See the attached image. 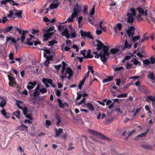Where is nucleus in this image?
I'll return each mask as SVG.
<instances>
[{
  "mask_svg": "<svg viewBox=\"0 0 155 155\" xmlns=\"http://www.w3.org/2000/svg\"><path fill=\"white\" fill-rule=\"evenodd\" d=\"M95 10V8L94 6L92 8V9L90 12V15H93L94 14Z\"/></svg>",
  "mask_w": 155,
  "mask_h": 155,
  "instance_id": "nucleus-51",
  "label": "nucleus"
},
{
  "mask_svg": "<svg viewBox=\"0 0 155 155\" xmlns=\"http://www.w3.org/2000/svg\"><path fill=\"white\" fill-rule=\"evenodd\" d=\"M62 35L65 36L67 39H68L70 37V34L68 32V30L67 28H66L62 32Z\"/></svg>",
  "mask_w": 155,
  "mask_h": 155,
  "instance_id": "nucleus-12",
  "label": "nucleus"
},
{
  "mask_svg": "<svg viewBox=\"0 0 155 155\" xmlns=\"http://www.w3.org/2000/svg\"><path fill=\"white\" fill-rule=\"evenodd\" d=\"M46 58H47V61L48 60H49V61L50 60H52L53 59V55H50L46 56Z\"/></svg>",
  "mask_w": 155,
  "mask_h": 155,
  "instance_id": "nucleus-41",
  "label": "nucleus"
},
{
  "mask_svg": "<svg viewBox=\"0 0 155 155\" xmlns=\"http://www.w3.org/2000/svg\"><path fill=\"white\" fill-rule=\"evenodd\" d=\"M127 96V93H125L124 94H119L117 96V97L118 98L126 97Z\"/></svg>",
  "mask_w": 155,
  "mask_h": 155,
  "instance_id": "nucleus-40",
  "label": "nucleus"
},
{
  "mask_svg": "<svg viewBox=\"0 0 155 155\" xmlns=\"http://www.w3.org/2000/svg\"><path fill=\"white\" fill-rule=\"evenodd\" d=\"M49 44L48 45V46H53L55 44L58 43L57 41L55 40H53L51 41H48Z\"/></svg>",
  "mask_w": 155,
  "mask_h": 155,
  "instance_id": "nucleus-30",
  "label": "nucleus"
},
{
  "mask_svg": "<svg viewBox=\"0 0 155 155\" xmlns=\"http://www.w3.org/2000/svg\"><path fill=\"white\" fill-rule=\"evenodd\" d=\"M22 33L21 36V42L22 43H23L24 42V40L25 38V34L26 33H27L28 32V31H22Z\"/></svg>",
  "mask_w": 155,
  "mask_h": 155,
  "instance_id": "nucleus-25",
  "label": "nucleus"
},
{
  "mask_svg": "<svg viewBox=\"0 0 155 155\" xmlns=\"http://www.w3.org/2000/svg\"><path fill=\"white\" fill-rule=\"evenodd\" d=\"M31 39H28L27 40V41L26 42V44L28 45H33V43L32 42H31Z\"/></svg>",
  "mask_w": 155,
  "mask_h": 155,
  "instance_id": "nucleus-44",
  "label": "nucleus"
},
{
  "mask_svg": "<svg viewBox=\"0 0 155 155\" xmlns=\"http://www.w3.org/2000/svg\"><path fill=\"white\" fill-rule=\"evenodd\" d=\"M91 50H89L87 51V55L85 57L86 58H93V56H92L91 54Z\"/></svg>",
  "mask_w": 155,
  "mask_h": 155,
  "instance_id": "nucleus-34",
  "label": "nucleus"
},
{
  "mask_svg": "<svg viewBox=\"0 0 155 155\" xmlns=\"http://www.w3.org/2000/svg\"><path fill=\"white\" fill-rule=\"evenodd\" d=\"M131 46V44H129L128 43L127 41L126 40L125 42L124 46V49L125 48H130Z\"/></svg>",
  "mask_w": 155,
  "mask_h": 155,
  "instance_id": "nucleus-29",
  "label": "nucleus"
},
{
  "mask_svg": "<svg viewBox=\"0 0 155 155\" xmlns=\"http://www.w3.org/2000/svg\"><path fill=\"white\" fill-rule=\"evenodd\" d=\"M13 113L16 116L17 118L18 119H20V111L19 110H18L14 112Z\"/></svg>",
  "mask_w": 155,
  "mask_h": 155,
  "instance_id": "nucleus-28",
  "label": "nucleus"
},
{
  "mask_svg": "<svg viewBox=\"0 0 155 155\" xmlns=\"http://www.w3.org/2000/svg\"><path fill=\"white\" fill-rule=\"evenodd\" d=\"M140 38V37L139 35L136 36L133 38H132V40L133 41H135L139 40Z\"/></svg>",
  "mask_w": 155,
  "mask_h": 155,
  "instance_id": "nucleus-48",
  "label": "nucleus"
},
{
  "mask_svg": "<svg viewBox=\"0 0 155 155\" xmlns=\"http://www.w3.org/2000/svg\"><path fill=\"white\" fill-rule=\"evenodd\" d=\"M40 92L38 91H35V92L34 93V97H38V96H39L40 95Z\"/></svg>",
  "mask_w": 155,
  "mask_h": 155,
  "instance_id": "nucleus-46",
  "label": "nucleus"
},
{
  "mask_svg": "<svg viewBox=\"0 0 155 155\" xmlns=\"http://www.w3.org/2000/svg\"><path fill=\"white\" fill-rule=\"evenodd\" d=\"M119 51V50L117 48H112L110 49V52L113 54H116L117 52Z\"/></svg>",
  "mask_w": 155,
  "mask_h": 155,
  "instance_id": "nucleus-32",
  "label": "nucleus"
},
{
  "mask_svg": "<svg viewBox=\"0 0 155 155\" xmlns=\"http://www.w3.org/2000/svg\"><path fill=\"white\" fill-rule=\"evenodd\" d=\"M64 74L65 75L67 74H69V76L68 77V79L69 80H70L71 78L73 76V71L70 67H68L67 68Z\"/></svg>",
  "mask_w": 155,
  "mask_h": 155,
  "instance_id": "nucleus-8",
  "label": "nucleus"
},
{
  "mask_svg": "<svg viewBox=\"0 0 155 155\" xmlns=\"http://www.w3.org/2000/svg\"><path fill=\"white\" fill-rule=\"evenodd\" d=\"M108 51H107V52L104 51V53L102 52L101 55L100 57V59L104 63H106L107 59V58L106 56H108L109 55Z\"/></svg>",
  "mask_w": 155,
  "mask_h": 155,
  "instance_id": "nucleus-7",
  "label": "nucleus"
},
{
  "mask_svg": "<svg viewBox=\"0 0 155 155\" xmlns=\"http://www.w3.org/2000/svg\"><path fill=\"white\" fill-rule=\"evenodd\" d=\"M8 77L10 81V82L9 83V85L10 86H12V84H14L15 83V78L9 75H8Z\"/></svg>",
  "mask_w": 155,
  "mask_h": 155,
  "instance_id": "nucleus-13",
  "label": "nucleus"
},
{
  "mask_svg": "<svg viewBox=\"0 0 155 155\" xmlns=\"http://www.w3.org/2000/svg\"><path fill=\"white\" fill-rule=\"evenodd\" d=\"M130 11L132 13V15L133 16H135L136 15V11L134 8H131L130 9Z\"/></svg>",
  "mask_w": 155,
  "mask_h": 155,
  "instance_id": "nucleus-53",
  "label": "nucleus"
},
{
  "mask_svg": "<svg viewBox=\"0 0 155 155\" xmlns=\"http://www.w3.org/2000/svg\"><path fill=\"white\" fill-rule=\"evenodd\" d=\"M132 67V65L130 64L128 62L126 64V68L127 69H130Z\"/></svg>",
  "mask_w": 155,
  "mask_h": 155,
  "instance_id": "nucleus-56",
  "label": "nucleus"
},
{
  "mask_svg": "<svg viewBox=\"0 0 155 155\" xmlns=\"http://www.w3.org/2000/svg\"><path fill=\"white\" fill-rule=\"evenodd\" d=\"M54 67H55V68L56 70H59L60 68L61 67V66L60 64H59L57 65H54Z\"/></svg>",
  "mask_w": 155,
  "mask_h": 155,
  "instance_id": "nucleus-62",
  "label": "nucleus"
},
{
  "mask_svg": "<svg viewBox=\"0 0 155 155\" xmlns=\"http://www.w3.org/2000/svg\"><path fill=\"white\" fill-rule=\"evenodd\" d=\"M116 84L118 86H119L120 85V82H121V80L120 79H116Z\"/></svg>",
  "mask_w": 155,
  "mask_h": 155,
  "instance_id": "nucleus-64",
  "label": "nucleus"
},
{
  "mask_svg": "<svg viewBox=\"0 0 155 155\" xmlns=\"http://www.w3.org/2000/svg\"><path fill=\"white\" fill-rule=\"evenodd\" d=\"M55 131L56 136L59 137L60 134L63 133V130L61 128H59L58 130L57 129H55Z\"/></svg>",
  "mask_w": 155,
  "mask_h": 155,
  "instance_id": "nucleus-19",
  "label": "nucleus"
},
{
  "mask_svg": "<svg viewBox=\"0 0 155 155\" xmlns=\"http://www.w3.org/2000/svg\"><path fill=\"white\" fill-rule=\"evenodd\" d=\"M86 50H81V54H82L83 55V56H84V58H88L85 57H86V56L85 55V52H86Z\"/></svg>",
  "mask_w": 155,
  "mask_h": 155,
  "instance_id": "nucleus-49",
  "label": "nucleus"
},
{
  "mask_svg": "<svg viewBox=\"0 0 155 155\" xmlns=\"http://www.w3.org/2000/svg\"><path fill=\"white\" fill-rule=\"evenodd\" d=\"M145 109L147 111H148V112L149 113L151 114L152 113L151 111L150 110V107L148 105H146L145 106Z\"/></svg>",
  "mask_w": 155,
  "mask_h": 155,
  "instance_id": "nucleus-52",
  "label": "nucleus"
},
{
  "mask_svg": "<svg viewBox=\"0 0 155 155\" xmlns=\"http://www.w3.org/2000/svg\"><path fill=\"white\" fill-rule=\"evenodd\" d=\"M55 90L56 91V95L58 97H60L61 95L60 91L57 89H56Z\"/></svg>",
  "mask_w": 155,
  "mask_h": 155,
  "instance_id": "nucleus-54",
  "label": "nucleus"
},
{
  "mask_svg": "<svg viewBox=\"0 0 155 155\" xmlns=\"http://www.w3.org/2000/svg\"><path fill=\"white\" fill-rule=\"evenodd\" d=\"M16 11L17 12L15 13L14 15L16 16L18 18H22V10H16Z\"/></svg>",
  "mask_w": 155,
  "mask_h": 155,
  "instance_id": "nucleus-16",
  "label": "nucleus"
},
{
  "mask_svg": "<svg viewBox=\"0 0 155 155\" xmlns=\"http://www.w3.org/2000/svg\"><path fill=\"white\" fill-rule=\"evenodd\" d=\"M14 1L13 0H2L1 2V5H6L7 2H9L10 4H12V2H13Z\"/></svg>",
  "mask_w": 155,
  "mask_h": 155,
  "instance_id": "nucleus-17",
  "label": "nucleus"
},
{
  "mask_svg": "<svg viewBox=\"0 0 155 155\" xmlns=\"http://www.w3.org/2000/svg\"><path fill=\"white\" fill-rule=\"evenodd\" d=\"M148 77L152 80H155L153 72H149L148 74Z\"/></svg>",
  "mask_w": 155,
  "mask_h": 155,
  "instance_id": "nucleus-27",
  "label": "nucleus"
},
{
  "mask_svg": "<svg viewBox=\"0 0 155 155\" xmlns=\"http://www.w3.org/2000/svg\"><path fill=\"white\" fill-rule=\"evenodd\" d=\"M150 101L152 102H154L155 104V96L153 97V96H147V99H146V101Z\"/></svg>",
  "mask_w": 155,
  "mask_h": 155,
  "instance_id": "nucleus-26",
  "label": "nucleus"
},
{
  "mask_svg": "<svg viewBox=\"0 0 155 155\" xmlns=\"http://www.w3.org/2000/svg\"><path fill=\"white\" fill-rule=\"evenodd\" d=\"M87 6H84L83 7V13L84 14H86L87 13Z\"/></svg>",
  "mask_w": 155,
  "mask_h": 155,
  "instance_id": "nucleus-57",
  "label": "nucleus"
},
{
  "mask_svg": "<svg viewBox=\"0 0 155 155\" xmlns=\"http://www.w3.org/2000/svg\"><path fill=\"white\" fill-rule=\"evenodd\" d=\"M1 112L2 114L5 117L8 119L10 117V115L9 113H7L5 110L4 109H3L1 111Z\"/></svg>",
  "mask_w": 155,
  "mask_h": 155,
  "instance_id": "nucleus-18",
  "label": "nucleus"
},
{
  "mask_svg": "<svg viewBox=\"0 0 155 155\" xmlns=\"http://www.w3.org/2000/svg\"><path fill=\"white\" fill-rule=\"evenodd\" d=\"M127 16L128 17L127 18L128 23L132 25L134 21V16L131 13H128L127 15Z\"/></svg>",
  "mask_w": 155,
  "mask_h": 155,
  "instance_id": "nucleus-9",
  "label": "nucleus"
},
{
  "mask_svg": "<svg viewBox=\"0 0 155 155\" xmlns=\"http://www.w3.org/2000/svg\"><path fill=\"white\" fill-rule=\"evenodd\" d=\"M37 84V82L35 81L34 82H29L28 83V85L27 86V88L28 90L34 88V86Z\"/></svg>",
  "mask_w": 155,
  "mask_h": 155,
  "instance_id": "nucleus-11",
  "label": "nucleus"
},
{
  "mask_svg": "<svg viewBox=\"0 0 155 155\" xmlns=\"http://www.w3.org/2000/svg\"><path fill=\"white\" fill-rule=\"evenodd\" d=\"M13 30V31L14 30V27H13L12 26H9L6 28V29H4V32L5 33H7L9 31H10L11 30Z\"/></svg>",
  "mask_w": 155,
  "mask_h": 155,
  "instance_id": "nucleus-21",
  "label": "nucleus"
},
{
  "mask_svg": "<svg viewBox=\"0 0 155 155\" xmlns=\"http://www.w3.org/2000/svg\"><path fill=\"white\" fill-rule=\"evenodd\" d=\"M57 101L58 103L59 107L61 108H64L65 107V105H67V103H63L62 101L59 99H57Z\"/></svg>",
  "mask_w": 155,
  "mask_h": 155,
  "instance_id": "nucleus-14",
  "label": "nucleus"
},
{
  "mask_svg": "<svg viewBox=\"0 0 155 155\" xmlns=\"http://www.w3.org/2000/svg\"><path fill=\"white\" fill-rule=\"evenodd\" d=\"M14 30L15 31H17L18 32L19 34H22V31L23 30H22V28H17L15 26L14 27Z\"/></svg>",
  "mask_w": 155,
  "mask_h": 155,
  "instance_id": "nucleus-36",
  "label": "nucleus"
},
{
  "mask_svg": "<svg viewBox=\"0 0 155 155\" xmlns=\"http://www.w3.org/2000/svg\"><path fill=\"white\" fill-rule=\"evenodd\" d=\"M150 64H153L155 63V58L152 56L150 57Z\"/></svg>",
  "mask_w": 155,
  "mask_h": 155,
  "instance_id": "nucleus-39",
  "label": "nucleus"
},
{
  "mask_svg": "<svg viewBox=\"0 0 155 155\" xmlns=\"http://www.w3.org/2000/svg\"><path fill=\"white\" fill-rule=\"evenodd\" d=\"M142 147L143 148H144L145 149H148L149 150H152V147L150 146H146V145H143L142 146Z\"/></svg>",
  "mask_w": 155,
  "mask_h": 155,
  "instance_id": "nucleus-61",
  "label": "nucleus"
},
{
  "mask_svg": "<svg viewBox=\"0 0 155 155\" xmlns=\"http://www.w3.org/2000/svg\"><path fill=\"white\" fill-rule=\"evenodd\" d=\"M76 16H77L72 13L71 15V17H69V18L67 19V21L72 22L73 21V19H74Z\"/></svg>",
  "mask_w": 155,
  "mask_h": 155,
  "instance_id": "nucleus-24",
  "label": "nucleus"
},
{
  "mask_svg": "<svg viewBox=\"0 0 155 155\" xmlns=\"http://www.w3.org/2000/svg\"><path fill=\"white\" fill-rule=\"evenodd\" d=\"M54 26H51L48 28L46 29V28L43 30V31L45 32V33L43 35V37L45 38L43 39V40L48 41L49 38L51 37L52 36L54 33V32H51V31L54 30Z\"/></svg>",
  "mask_w": 155,
  "mask_h": 155,
  "instance_id": "nucleus-1",
  "label": "nucleus"
},
{
  "mask_svg": "<svg viewBox=\"0 0 155 155\" xmlns=\"http://www.w3.org/2000/svg\"><path fill=\"white\" fill-rule=\"evenodd\" d=\"M131 62H134V65H137L139 64L140 65L141 63L137 61L136 59L135 58L132 60L131 61Z\"/></svg>",
  "mask_w": 155,
  "mask_h": 155,
  "instance_id": "nucleus-33",
  "label": "nucleus"
},
{
  "mask_svg": "<svg viewBox=\"0 0 155 155\" xmlns=\"http://www.w3.org/2000/svg\"><path fill=\"white\" fill-rule=\"evenodd\" d=\"M6 43L9 42V44H11V42H12L14 43H16V41L14 38L8 36H6Z\"/></svg>",
  "mask_w": 155,
  "mask_h": 155,
  "instance_id": "nucleus-10",
  "label": "nucleus"
},
{
  "mask_svg": "<svg viewBox=\"0 0 155 155\" xmlns=\"http://www.w3.org/2000/svg\"><path fill=\"white\" fill-rule=\"evenodd\" d=\"M149 130V129H147L146 131L144 133H142L141 134L137 136L138 137H145L146 136Z\"/></svg>",
  "mask_w": 155,
  "mask_h": 155,
  "instance_id": "nucleus-38",
  "label": "nucleus"
},
{
  "mask_svg": "<svg viewBox=\"0 0 155 155\" xmlns=\"http://www.w3.org/2000/svg\"><path fill=\"white\" fill-rule=\"evenodd\" d=\"M81 10V6H79V5L77 3L76 5H75V7L73 8L74 12L73 13L77 16L78 13L80 12Z\"/></svg>",
  "mask_w": 155,
  "mask_h": 155,
  "instance_id": "nucleus-6",
  "label": "nucleus"
},
{
  "mask_svg": "<svg viewBox=\"0 0 155 155\" xmlns=\"http://www.w3.org/2000/svg\"><path fill=\"white\" fill-rule=\"evenodd\" d=\"M135 28L133 26H131L127 31V33L129 37H132L134 34V31Z\"/></svg>",
  "mask_w": 155,
  "mask_h": 155,
  "instance_id": "nucleus-5",
  "label": "nucleus"
},
{
  "mask_svg": "<svg viewBox=\"0 0 155 155\" xmlns=\"http://www.w3.org/2000/svg\"><path fill=\"white\" fill-rule=\"evenodd\" d=\"M137 10L139 11V12L140 15H144V11L142 8L140 7H138L137 8Z\"/></svg>",
  "mask_w": 155,
  "mask_h": 155,
  "instance_id": "nucleus-35",
  "label": "nucleus"
},
{
  "mask_svg": "<svg viewBox=\"0 0 155 155\" xmlns=\"http://www.w3.org/2000/svg\"><path fill=\"white\" fill-rule=\"evenodd\" d=\"M56 119L57 120V125L58 126V124L61 122V117L58 116L56 117Z\"/></svg>",
  "mask_w": 155,
  "mask_h": 155,
  "instance_id": "nucleus-43",
  "label": "nucleus"
},
{
  "mask_svg": "<svg viewBox=\"0 0 155 155\" xmlns=\"http://www.w3.org/2000/svg\"><path fill=\"white\" fill-rule=\"evenodd\" d=\"M26 116V117L29 119L30 120H32V117L31 116V115L30 114H26L25 115Z\"/></svg>",
  "mask_w": 155,
  "mask_h": 155,
  "instance_id": "nucleus-60",
  "label": "nucleus"
},
{
  "mask_svg": "<svg viewBox=\"0 0 155 155\" xmlns=\"http://www.w3.org/2000/svg\"><path fill=\"white\" fill-rule=\"evenodd\" d=\"M71 38H75L76 37V32L71 33Z\"/></svg>",
  "mask_w": 155,
  "mask_h": 155,
  "instance_id": "nucleus-58",
  "label": "nucleus"
},
{
  "mask_svg": "<svg viewBox=\"0 0 155 155\" xmlns=\"http://www.w3.org/2000/svg\"><path fill=\"white\" fill-rule=\"evenodd\" d=\"M113 78V76H108L107 78H105L103 80V83H104L112 81Z\"/></svg>",
  "mask_w": 155,
  "mask_h": 155,
  "instance_id": "nucleus-23",
  "label": "nucleus"
},
{
  "mask_svg": "<svg viewBox=\"0 0 155 155\" xmlns=\"http://www.w3.org/2000/svg\"><path fill=\"white\" fill-rule=\"evenodd\" d=\"M97 44H96L94 45V47H96V49L98 50H101L102 48L103 49V51L107 52L109 51L108 47L106 45H105L101 41L99 40H97Z\"/></svg>",
  "mask_w": 155,
  "mask_h": 155,
  "instance_id": "nucleus-2",
  "label": "nucleus"
},
{
  "mask_svg": "<svg viewBox=\"0 0 155 155\" xmlns=\"http://www.w3.org/2000/svg\"><path fill=\"white\" fill-rule=\"evenodd\" d=\"M80 33H81V36L83 37L84 39V37H86L91 39H93V38L91 35L90 32L84 31L81 30L80 31Z\"/></svg>",
  "mask_w": 155,
  "mask_h": 155,
  "instance_id": "nucleus-4",
  "label": "nucleus"
},
{
  "mask_svg": "<svg viewBox=\"0 0 155 155\" xmlns=\"http://www.w3.org/2000/svg\"><path fill=\"white\" fill-rule=\"evenodd\" d=\"M143 64L146 65H148L150 64V61L149 59L143 60Z\"/></svg>",
  "mask_w": 155,
  "mask_h": 155,
  "instance_id": "nucleus-42",
  "label": "nucleus"
},
{
  "mask_svg": "<svg viewBox=\"0 0 155 155\" xmlns=\"http://www.w3.org/2000/svg\"><path fill=\"white\" fill-rule=\"evenodd\" d=\"M84 104L85 105L86 107L91 111H93L94 110V107L90 102H88L87 103H84Z\"/></svg>",
  "mask_w": 155,
  "mask_h": 155,
  "instance_id": "nucleus-15",
  "label": "nucleus"
},
{
  "mask_svg": "<svg viewBox=\"0 0 155 155\" xmlns=\"http://www.w3.org/2000/svg\"><path fill=\"white\" fill-rule=\"evenodd\" d=\"M117 27L119 29V30H120L122 28V25L121 23H119L117 25Z\"/></svg>",
  "mask_w": 155,
  "mask_h": 155,
  "instance_id": "nucleus-63",
  "label": "nucleus"
},
{
  "mask_svg": "<svg viewBox=\"0 0 155 155\" xmlns=\"http://www.w3.org/2000/svg\"><path fill=\"white\" fill-rule=\"evenodd\" d=\"M77 94L78 95V96L76 98L77 100H79L81 98V97L82 96V94H79V93L77 92Z\"/></svg>",
  "mask_w": 155,
  "mask_h": 155,
  "instance_id": "nucleus-55",
  "label": "nucleus"
},
{
  "mask_svg": "<svg viewBox=\"0 0 155 155\" xmlns=\"http://www.w3.org/2000/svg\"><path fill=\"white\" fill-rule=\"evenodd\" d=\"M20 130L22 131H27L28 130V127L22 124L21 123L20 126H18Z\"/></svg>",
  "mask_w": 155,
  "mask_h": 155,
  "instance_id": "nucleus-20",
  "label": "nucleus"
},
{
  "mask_svg": "<svg viewBox=\"0 0 155 155\" xmlns=\"http://www.w3.org/2000/svg\"><path fill=\"white\" fill-rule=\"evenodd\" d=\"M32 31V34L33 35H35L36 33H38L39 32V31L38 30H35L34 29H33L31 30Z\"/></svg>",
  "mask_w": 155,
  "mask_h": 155,
  "instance_id": "nucleus-59",
  "label": "nucleus"
},
{
  "mask_svg": "<svg viewBox=\"0 0 155 155\" xmlns=\"http://www.w3.org/2000/svg\"><path fill=\"white\" fill-rule=\"evenodd\" d=\"M40 92L42 94H43L47 92V90L46 88H44L40 89Z\"/></svg>",
  "mask_w": 155,
  "mask_h": 155,
  "instance_id": "nucleus-47",
  "label": "nucleus"
},
{
  "mask_svg": "<svg viewBox=\"0 0 155 155\" xmlns=\"http://www.w3.org/2000/svg\"><path fill=\"white\" fill-rule=\"evenodd\" d=\"M92 53L95 54V58H98L100 57H101V55L102 52H100L99 53H98L97 52L94 51L92 52Z\"/></svg>",
  "mask_w": 155,
  "mask_h": 155,
  "instance_id": "nucleus-31",
  "label": "nucleus"
},
{
  "mask_svg": "<svg viewBox=\"0 0 155 155\" xmlns=\"http://www.w3.org/2000/svg\"><path fill=\"white\" fill-rule=\"evenodd\" d=\"M59 5L58 3H52L50 5L49 7L50 10H51L53 8H56L58 7Z\"/></svg>",
  "mask_w": 155,
  "mask_h": 155,
  "instance_id": "nucleus-22",
  "label": "nucleus"
},
{
  "mask_svg": "<svg viewBox=\"0 0 155 155\" xmlns=\"http://www.w3.org/2000/svg\"><path fill=\"white\" fill-rule=\"evenodd\" d=\"M6 104V101L5 100H2L0 103V107L2 108L3 107L5 106Z\"/></svg>",
  "mask_w": 155,
  "mask_h": 155,
  "instance_id": "nucleus-37",
  "label": "nucleus"
},
{
  "mask_svg": "<svg viewBox=\"0 0 155 155\" xmlns=\"http://www.w3.org/2000/svg\"><path fill=\"white\" fill-rule=\"evenodd\" d=\"M88 131L91 132L92 134L100 138L102 140H110L109 139L103 135L101 133L98 132L94 130L89 129L88 130Z\"/></svg>",
  "mask_w": 155,
  "mask_h": 155,
  "instance_id": "nucleus-3",
  "label": "nucleus"
},
{
  "mask_svg": "<svg viewBox=\"0 0 155 155\" xmlns=\"http://www.w3.org/2000/svg\"><path fill=\"white\" fill-rule=\"evenodd\" d=\"M23 110V112L24 115L28 113V109L26 107H24L22 108V109Z\"/></svg>",
  "mask_w": 155,
  "mask_h": 155,
  "instance_id": "nucleus-45",
  "label": "nucleus"
},
{
  "mask_svg": "<svg viewBox=\"0 0 155 155\" xmlns=\"http://www.w3.org/2000/svg\"><path fill=\"white\" fill-rule=\"evenodd\" d=\"M9 58L10 60H12L14 59V55L12 53H10L9 54Z\"/></svg>",
  "mask_w": 155,
  "mask_h": 155,
  "instance_id": "nucleus-50",
  "label": "nucleus"
}]
</instances>
